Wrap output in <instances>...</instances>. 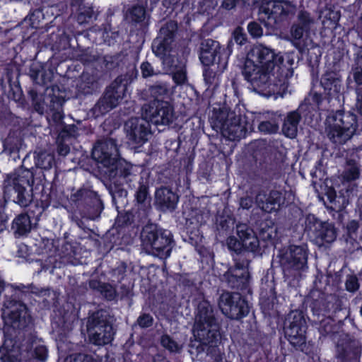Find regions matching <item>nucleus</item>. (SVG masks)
Returning <instances> with one entry per match:
<instances>
[{"instance_id": "f257e3e1", "label": "nucleus", "mask_w": 362, "mask_h": 362, "mask_svg": "<svg viewBox=\"0 0 362 362\" xmlns=\"http://www.w3.org/2000/svg\"><path fill=\"white\" fill-rule=\"evenodd\" d=\"M284 61L281 52L262 44L255 45L247 54L243 76L259 94L265 97L281 95L287 89L293 73V60H288V66Z\"/></svg>"}, {"instance_id": "f03ea898", "label": "nucleus", "mask_w": 362, "mask_h": 362, "mask_svg": "<svg viewBox=\"0 0 362 362\" xmlns=\"http://www.w3.org/2000/svg\"><path fill=\"white\" fill-rule=\"evenodd\" d=\"M5 291L1 317L4 341L0 346V362H23V285L6 284L0 278V294Z\"/></svg>"}, {"instance_id": "7ed1b4c3", "label": "nucleus", "mask_w": 362, "mask_h": 362, "mask_svg": "<svg viewBox=\"0 0 362 362\" xmlns=\"http://www.w3.org/2000/svg\"><path fill=\"white\" fill-rule=\"evenodd\" d=\"M92 156L100 165L102 173L110 178L117 175L126 177L132 174V165L119 159L117 146L112 139L98 141L93 149Z\"/></svg>"}, {"instance_id": "20e7f679", "label": "nucleus", "mask_w": 362, "mask_h": 362, "mask_svg": "<svg viewBox=\"0 0 362 362\" xmlns=\"http://www.w3.org/2000/svg\"><path fill=\"white\" fill-rule=\"evenodd\" d=\"M192 332L194 339L201 344H214L218 340V326L209 301L204 300L198 304Z\"/></svg>"}, {"instance_id": "39448f33", "label": "nucleus", "mask_w": 362, "mask_h": 362, "mask_svg": "<svg viewBox=\"0 0 362 362\" xmlns=\"http://www.w3.org/2000/svg\"><path fill=\"white\" fill-rule=\"evenodd\" d=\"M356 129V116L349 112L337 111L326 119L325 133L335 144H344L351 139Z\"/></svg>"}, {"instance_id": "423d86ee", "label": "nucleus", "mask_w": 362, "mask_h": 362, "mask_svg": "<svg viewBox=\"0 0 362 362\" xmlns=\"http://www.w3.org/2000/svg\"><path fill=\"white\" fill-rule=\"evenodd\" d=\"M177 30V24L173 21L168 22L160 30L158 36L154 40L152 45L153 51L156 56L162 59V63L167 71H174L179 68L181 63L185 65L183 59L179 60L173 50L174 33Z\"/></svg>"}, {"instance_id": "0eeeda50", "label": "nucleus", "mask_w": 362, "mask_h": 362, "mask_svg": "<svg viewBox=\"0 0 362 362\" xmlns=\"http://www.w3.org/2000/svg\"><path fill=\"white\" fill-rule=\"evenodd\" d=\"M141 243L143 248L148 254L160 259H166L170 255L173 248L170 233L154 225H147L144 228Z\"/></svg>"}, {"instance_id": "6e6552de", "label": "nucleus", "mask_w": 362, "mask_h": 362, "mask_svg": "<svg viewBox=\"0 0 362 362\" xmlns=\"http://www.w3.org/2000/svg\"><path fill=\"white\" fill-rule=\"evenodd\" d=\"M232 50L230 45L227 49H223L219 42L207 39L201 45L199 59L204 66L218 65V71L224 70L228 64V59Z\"/></svg>"}, {"instance_id": "1a4fd4ad", "label": "nucleus", "mask_w": 362, "mask_h": 362, "mask_svg": "<svg viewBox=\"0 0 362 362\" xmlns=\"http://www.w3.org/2000/svg\"><path fill=\"white\" fill-rule=\"evenodd\" d=\"M308 248L306 245H292L281 260L285 276L296 278L307 267Z\"/></svg>"}, {"instance_id": "9d476101", "label": "nucleus", "mask_w": 362, "mask_h": 362, "mask_svg": "<svg viewBox=\"0 0 362 362\" xmlns=\"http://www.w3.org/2000/svg\"><path fill=\"white\" fill-rule=\"evenodd\" d=\"M305 230L319 247L334 242L337 238V232L332 224L321 222L312 214L306 216Z\"/></svg>"}, {"instance_id": "9b49d317", "label": "nucleus", "mask_w": 362, "mask_h": 362, "mask_svg": "<svg viewBox=\"0 0 362 362\" xmlns=\"http://www.w3.org/2000/svg\"><path fill=\"white\" fill-rule=\"evenodd\" d=\"M218 305L222 313L230 319L239 320L249 313L247 301L238 293L223 292L219 296Z\"/></svg>"}, {"instance_id": "f8f14e48", "label": "nucleus", "mask_w": 362, "mask_h": 362, "mask_svg": "<svg viewBox=\"0 0 362 362\" xmlns=\"http://www.w3.org/2000/svg\"><path fill=\"white\" fill-rule=\"evenodd\" d=\"M173 106L164 100H153L143 107V117L155 125H168L174 119Z\"/></svg>"}, {"instance_id": "ddd939ff", "label": "nucleus", "mask_w": 362, "mask_h": 362, "mask_svg": "<svg viewBox=\"0 0 362 362\" xmlns=\"http://www.w3.org/2000/svg\"><path fill=\"white\" fill-rule=\"evenodd\" d=\"M127 84L120 78H116L107 88L103 97L98 102L94 109L101 114L107 112L116 107L126 97Z\"/></svg>"}, {"instance_id": "4468645a", "label": "nucleus", "mask_w": 362, "mask_h": 362, "mask_svg": "<svg viewBox=\"0 0 362 362\" xmlns=\"http://www.w3.org/2000/svg\"><path fill=\"white\" fill-rule=\"evenodd\" d=\"M236 233L240 240L230 236L227 239V245L230 250L240 252L243 249L255 251L259 247V240L252 229L245 223L236 226Z\"/></svg>"}, {"instance_id": "2eb2a0df", "label": "nucleus", "mask_w": 362, "mask_h": 362, "mask_svg": "<svg viewBox=\"0 0 362 362\" xmlns=\"http://www.w3.org/2000/svg\"><path fill=\"white\" fill-rule=\"evenodd\" d=\"M296 11V6L291 1L286 0H274L263 3L259 12L264 14L268 19L279 22L293 16Z\"/></svg>"}, {"instance_id": "dca6fc26", "label": "nucleus", "mask_w": 362, "mask_h": 362, "mask_svg": "<svg viewBox=\"0 0 362 362\" xmlns=\"http://www.w3.org/2000/svg\"><path fill=\"white\" fill-rule=\"evenodd\" d=\"M30 94L33 98L34 107L40 114L44 112L54 110H58L64 100L62 95H59V90L58 88H47L45 90V95L42 93L30 91Z\"/></svg>"}, {"instance_id": "f3484780", "label": "nucleus", "mask_w": 362, "mask_h": 362, "mask_svg": "<svg viewBox=\"0 0 362 362\" xmlns=\"http://www.w3.org/2000/svg\"><path fill=\"white\" fill-rule=\"evenodd\" d=\"M288 325L285 328V334L288 340L295 347H301L305 343V321L302 314L292 311L288 317Z\"/></svg>"}, {"instance_id": "a211bd4d", "label": "nucleus", "mask_w": 362, "mask_h": 362, "mask_svg": "<svg viewBox=\"0 0 362 362\" xmlns=\"http://www.w3.org/2000/svg\"><path fill=\"white\" fill-rule=\"evenodd\" d=\"M89 340L97 346L107 344L113 339L114 332L112 325L105 320L93 317L88 326Z\"/></svg>"}, {"instance_id": "6ab92c4d", "label": "nucleus", "mask_w": 362, "mask_h": 362, "mask_svg": "<svg viewBox=\"0 0 362 362\" xmlns=\"http://www.w3.org/2000/svg\"><path fill=\"white\" fill-rule=\"evenodd\" d=\"M149 121L143 116L141 118H132L125 124L129 139L134 144L141 146L151 135Z\"/></svg>"}, {"instance_id": "aec40b11", "label": "nucleus", "mask_w": 362, "mask_h": 362, "mask_svg": "<svg viewBox=\"0 0 362 362\" xmlns=\"http://www.w3.org/2000/svg\"><path fill=\"white\" fill-rule=\"evenodd\" d=\"M220 128L223 136L232 141L244 137L247 132L240 117L233 113L228 115L226 120L221 123Z\"/></svg>"}, {"instance_id": "412c9836", "label": "nucleus", "mask_w": 362, "mask_h": 362, "mask_svg": "<svg viewBox=\"0 0 362 362\" xmlns=\"http://www.w3.org/2000/svg\"><path fill=\"white\" fill-rule=\"evenodd\" d=\"M23 146V127H13L10 129L6 139L3 141L4 151L16 160L20 158L19 152Z\"/></svg>"}, {"instance_id": "4be33fe9", "label": "nucleus", "mask_w": 362, "mask_h": 362, "mask_svg": "<svg viewBox=\"0 0 362 362\" xmlns=\"http://www.w3.org/2000/svg\"><path fill=\"white\" fill-rule=\"evenodd\" d=\"M259 208L268 213L277 211L283 204L281 192L272 191L269 193L260 192L256 197Z\"/></svg>"}, {"instance_id": "5701e85b", "label": "nucleus", "mask_w": 362, "mask_h": 362, "mask_svg": "<svg viewBox=\"0 0 362 362\" xmlns=\"http://www.w3.org/2000/svg\"><path fill=\"white\" fill-rule=\"evenodd\" d=\"M3 194L5 200L9 199L13 194H17V202L23 207V185L21 177L16 173L10 174L4 182Z\"/></svg>"}, {"instance_id": "b1692460", "label": "nucleus", "mask_w": 362, "mask_h": 362, "mask_svg": "<svg viewBox=\"0 0 362 362\" xmlns=\"http://www.w3.org/2000/svg\"><path fill=\"white\" fill-rule=\"evenodd\" d=\"M177 201V196L167 187H160L156 192V202L163 210L174 209Z\"/></svg>"}, {"instance_id": "393cba45", "label": "nucleus", "mask_w": 362, "mask_h": 362, "mask_svg": "<svg viewBox=\"0 0 362 362\" xmlns=\"http://www.w3.org/2000/svg\"><path fill=\"white\" fill-rule=\"evenodd\" d=\"M321 85L329 95H334L341 90V80L335 72H327L321 78Z\"/></svg>"}, {"instance_id": "a878e982", "label": "nucleus", "mask_w": 362, "mask_h": 362, "mask_svg": "<svg viewBox=\"0 0 362 362\" xmlns=\"http://www.w3.org/2000/svg\"><path fill=\"white\" fill-rule=\"evenodd\" d=\"M300 118V114L296 111L291 112L287 115L282 127V132L285 136L291 139L296 137Z\"/></svg>"}, {"instance_id": "bb28decb", "label": "nucleus", "mask_w": 362, "mask_h": 362, "mask_svg": "<svg viewBox=\"0 0 362 362\" xmlns=\"http://www.w3.org/2000/svg\"><path fill=\"white\" fill-rule=\"evenodd\" d=\"M309 30H305L303 27L298 24H294L291 30V35L293 37V43L298 49H302L308 45Z\"/></svg>"}, {"instance_id": "cd10ccee", "label": "nucleus", "mask_w": 362, "mask_h": 362, "mask_svg": "<svg viewBox=\"0 0 362 362\" xmlns=\"http://www.w3.org/2000/svg\"><path fill=\"white\" fill-rule=\"evenodd\" d=\"M360 175V169L358 163L354 160H348L340 177L343 182H351L357 180Z\"/></svg>"}, {"instance_id": "c85d7f7f", "label": "nucleus", "mask_w": 362, "mask_h": 362, "mask_svg": "<svg viewBox=\"0 0 362 362\" xmlns=\"http://www.w3.org/2000/svg\"><path fill=\"white\" fill-rule=\"evenodd\" d=\"M229 282L231 283V286L238 287V282H243L242 279L247 277V272L243 264H237L235 268L230 269L226 274Z\"/></svg>"}, {"instance_id": "c756f323", "label": "nucleus", "mask_w": 362, "mask_h": 362, "mask_svg": "<svg viewBox=\"0 0 362 362\" xmlns=\"http://www.w3.org/2000/svg\"><path fill=\"white\" fill-rule=\"evenodd\" d=\"M150 94L154 100H163L171 95L169 86L166 83H158L149 88Z\"/></svg>"}, {"instance_id": "7c9ffc66", "label": "nucleus", "mask_w": 362, "mask_h": 362, "mask_svg": "<svg viewBox=\"0 0 362 362\" xmlns=\"http://www.w3.org/2000/svg\"><path fill=\"white\" fill-rule=\"evenodd\" d=\"M54 155L46 151H40L36 157V165L43 169H49L54 163Z\"/></svg>"}, {"instance_id": "2f4dec72", "label": "nucleus", "mask_w": 362, "mask_h": 362, "mask_svg": "<svg viewBox=\"0 0 362 362\" xmlns=\"http://www.w3.org/2000/svg\"><path fill=\"white\" fill-rule=\"evenodd\" d=\"M296 24L310 31L315 24V19L308 12L302 10L298 14Z\"/></svg>"}, {"instance_id": "473e14b6", "label": "nucleus", "mask_w": 362, "mask_h": 362, "mask_svg": "<svg viewBox=\"0 0 362 362\" xmlns=\"http://www.w3.org/2000/svg\"><path fill=\"white\" fill-rule=\"evenodd\" d=\"M94 78L88 74H83L80 82L77 84L78 90L83 93H89L94 88Z\"/></svg>"}, {"instance_id": "72a5a7b5", "label": "nucleus", "mask_w": 362, "mask_h": 362, "mask_svg": "<svg viewBox=\"0 0 362 362\" xmlns=\"http://www.w3.org/2000/svg\"><path fill=\"white\" fill-rule=\"evenodd\" d=\"M162 346L170 352H180L182 349V344L175 341L168 334H164L160 339Z\"/></svg>"}, {"instance_id": "f704fd0d", "label": "nucleus", "mask_w": 362, "mask_h": 362, "mask_svg": "<svg viewBox=\"0 0 362 362\" xmlns=\"http://www.w3.org/2000/svg\"><path fill=\"white\" fill-rule=\"evenodd\" d=\"M30 352L32 356L42 362H45L47 358V349L45 346L38 344L35 340L32 342L31 348L28 351Z\"/></svg>"}, {"instance_id": "c9c22d12", "label": "nucleus", "mask_w": 362, "mask_h": 362, "mask_svg": "<svg viewBox=\"0 0 362 362\" xmlns=\"http://www.w3.org/2000/svg\"><path fill=\"white\" fill-rule=\"evenodd\" d=\"M145 8L142 6H134L127 13V19L133 22H141L145 18Z\"/></svg>"}, {"instance_id": "e433bc0d", "label": "nucleus", "mask_w": 362, "mask_h": 362, "mask_svg": "<svg viewBox=\"0 0 362 362\" xmlns=\"http://www.w3.org/2000/svg\"><path fill=\"white\" fill-rule=\"evenodd\" d=\"M219 339L220 337H218L216 343H214V344H203L204 346H208V349L206 350L207 355L211 357V358H214V362H222L223 360V355L221 354V351L217 347Z\"/></svg>"}, {"instance_id": "4c0bfd02", "label": "nucleus", "mask_w": 362, "mask_h": 362, "mask_svg": "<svg viewBox=\"0 0 362 362\" xmlns=\"http://www.w3.org/2000/svg\"><path fill=\"white\" fill-rule=\"evenodd\" d=\"M258 129L260 132H264L265 134H274L278 131L279 125L274 121H265L262 122L259 124Z\"/></svg>"}, {"instance_id": "58836bf2", "label": "nucleus", "mask_w": 362, "mask_h": 362, "mask_svg": "<svg viewBox=\"0 0 362 362\" xmlns=\"http://www.w3.org/2000/svg\"><path fill=\"white\" fill-rule=\"evenodd\" d=\"M325 18H328L327 21L323 20L322 23L325 28L332 29L335 28L337 22L339 19L337 12L329 11L325 16Z\"/></svg>"}, {"instance_id": "ea45409f", "label": "nucleus", "mask_w": 362, "mask_h": 362, "mask_svg": "<svg viewBox=\"0 0 362 362\" xmlns=\"http://www.w3.org/2000/svg\"><path fill=\"white\" fill-rule=\"evenodd\" d=\"M11 228L14 230L16 238L23 236V212L20 213L11 223Z\"/></svg>"}, {"instance_id": "a19ab883", "label": "nucleus", "mask_w": 362, "mask_h": 362, "mask_svg": "<svg viewBox=\"0 0 362 362\" xmlns=\"http://www.w3.org/2000/svg\"><path fill=\"white\" fill-rule=\"evenodd\" d=\"M174 71L175 72L173 76L174 81L178 85L183 84L187 80L186 71L183 63H181L179 68Z\"/></svg>"}, {"instance_id": "79ce46f5", "label": "nucleus", "mask_w": 362, "mask_h": 362, "mask_svg": "<svg viewBox=\"0 0 362 362\" xmlns=\"http://www.w3.org/2000/svg\"><path fill=\"white\" fill-rule=\"evenodd\" d=\"M65 362H98L92 356L86 354H73L65 359Z\"/></svg>"}, {"instance_id": "37998d69", "label": "nucleus", "mask_w": 362, "mask_h": 362, "mask_svg": "<svg viewBox=\"0 0 362 362\" xmlns=\"http://www.w3.org/2000/svg\"><path fill=\"white\" fill-rule=\"evenodd\" d=\"M141 70L142 76L144 78L153 76L160 73V71L155 70L152 65L148 62H143L141 64Z\"/></svg>"}, {"instance_id": "c03bdc74", "label": "nucleus", "mask_w": 362, "mask_h": 362, "mask_svg": "<svg viewBox=\"0 0 362 362\" xmlns=\"http://www.w3.org/2000/svg\"><path fill=\"white\" fill-rule=\"evenodd\" d=\"M93 11L92 8H81L80 13L78 16V21L79 23H83L87 21L88 19L92 18Z\"/></svg>"}, {"instance_id": "a18cd8bd", "label": "nucleus", "mask_w": 362, "mask_h": 362, "mask_svg": "<svg viewBox=\"0 0 362 362\" xmlns=\"http://www.w3.org/2000/svg\"><path fill=\"white\" fill-rule=\"evenodd\" d=\"M153 317L148 314H143L137 319V323L141 327H148L153 324Z\"/></svg>"}, {"instance_id": "49530a36", "label": "nucleus", "mask_w": 362, "mask_h": 362, "mask_svg": "<svg viewBox=\"0 0 362 362\" xmlns=\"http://www.w3.org/2000/svg\"><path fill=\"white\" fill-rule=\"evenodd\" d=\"M359 287L358 279L354 276H349L346 281V288L350 292L356 291Z\"/></svg>"}, {"instance_id": "de8ad7c7", "label": "nucleus", "mask_w": 362, "mask_h": 362, "mask_svg": "<svg viewBox=\"0 0 362 362\" xmlns=\"http://www.w3.org/2000/svg\"><path fill=\"white\" fill-rule=\"evenodd\" d=\"M250 34L254 37H260L262 35V28L256 23H250L247 26Z\"/></svg>"}, {"instance_id": "09e8293b", "label": "nucleus", "mask_w": 362, "mask_h": 362, "mask_svg": "<svg viewBox=\"0 0 362 362\" xmlns=\"http://www.w3.org/2000/svg\"><path fill=\"white\" fill-rule=\"evenodd\" d=\"M233 36L236 43L243 45L245 42V36L240 28H238L234 31Z\"/></svg>"}, {"instance_id": "8fccbe9b", "label": "nucleus", "mask_w": 362, "mask_h": 362, "mask_svg": "<svg viewBox=\"0 0 362 362\" xmlns=\"http://www.w3.org/2000/svg\"><path fill=\"white\" fill-rule=\"evenodd\" d=\"M147 195V189L144 186H141L136 192V199L139 202H144Z\"/></svg>"}, {"instance_id": "3c124183", "label": "nucleus", "mask_w": 362, "mask_h": 362, "mask_svg": "<svg viewBox=\"0 0 362 362\" xmlns=\"http://www.w3.org/2000/svg\"><path fill=\"white\" fill-rule=\"evenodd\" d=\"M70 148L67 144H63L60 141H58L57 151L61 156H65L69 153Z\"/></svg>"}, {"instance_id": "603ef678", "label": "nucleus", "mask_w": 362, "mask_h": 362, "mask_svg": "<svg viewBox=\"0 0 362 362\" xmlns=\"http://www.w3.org/2000/svg\"><path fill=\"white\" fill-rule=\"evenodd\" d=\"M353 76L356 83L358 85H362V69L360 67L356 66L353 71Z\"/></svg>"}, {"instance_id": "864d4df0", "label": "nucleus", "mask_w": 362, "mask_h": 362, "mask_svg": "<svg viewBox=\"0 0 362 362\" xmlns=\"http://www.w3.org/2000/svg\"><path fill=\"white\" fill-rule=\"evenodd\" d=\"M240 204L243 209H248L252 205V199L249 197L242 198L240 199Z\"/></svg>"}, {"instance_id": "5fc2aeb1", "label": "nucleus", "mask_w": 362, "mask_h": 362, "mask_svg": "<svg viewBox=\"0 0 362 362\" xmlns=\"http://www.w3.org/2000/svg\"><path fill=\"white\" fill-rule=\"evenodd\" d=\"M237 1L238 0H223L222 6L227 10H230L235 6Z\"/></svg>"}, {"instance_id": "6e6d98bb", "label": "nucleus", "mask_w": 362, "mask_h": 362, "mask_svg": "<svg viewBox=\"0 0 362 362\" xmlns=\"http://www.w3.org/2000/svg\"><path fill=\"white\" fill-rule=\"evenodd\" d=\"M356 66L360 67L362 70V47L359 48L356 53Z\"/></svg>"}, {"instance_id": "4d7b16f0", "label": "nucleus", "mask_w": 362, "mask_h": 362, "mask_svg": "<svg viewBox=\"0 0 362 362\" xmlns=\"http://www.w3.org/2000/svg\"><path fill=\"white\" fill-rule=\"evenodd\" d=\"M357 108L360 113L362 115V92L361 93L359 90H358Z\"/></svg>"}, {"instance_id": "13d9d810", "label": "nucleus", "mask_w": 362, "mask_h": 362, "mask_svg": "<svg viewBox=\"0 0 362 362\" xmlns=\"http://www.w3.org/2000/svg\"><path fill=\"white\" fill-rule=\"evenodd\" d=\"M243 4H247L248 6H255L260 2H262L263 0H241Z\"/></svg>"}, {"instance_id": "bf43d9fd", "label": "nucleus", "mask_w": 362, "mask_h": 362, "mask_svg": "<svg viewBox=\"0 0 362 362\" xmlns=\"http://www.w3.org/2000/svg\"><path fill=\"white\" fill-rule=\"evenodd\" d=\"M327 196L329 200L332 202L334 201V199L336 197L335 192L332 189H329L328 190V192H327Z\"/></svg>"}, {"instance_id": "052dcab7", "label": "nucleus", "mask_w": 362, "mask_h": 362, "mask_svg": "<svg viewBox=\"0 0 362 362\" xmlns=\"http://www.w3.org/2000/svg\"><path fill=\"white\" fill-rule=\"evenodd\" d=\"M357 30H358V34L362 37V14H361V16L360 18V21H359L358 24Z\"/></svg>"}, {"instance_id": "680f3d73", "label": "nucleus", "mask_w": 362, "mask_h": 362, "mask_svg": "<svg viewBox=\"0 0 362 362\" xmlns=\"http://www.w3.org/2000/svg\"><path fill=\"white\" fill-rule=\"evenodd\" d=\"M107 292H108V296H107V297L109 299L113 298L115 296V291L112 289H110L107 291Z\"/></svg>"}, {"instance_id": "e2e57ef3", "label": "nucleus", "mask_w": 362, "mask_h": 362, "mask_svg": "<svg viewBox=\"0 0 362 362\" xmlns=\"http://www.w3.org/2000/svg\"><path fill=\"white\" fill-rule=\"evenodd\" d=\"M18 87L20 88V95H19V98L18 99V101L19 104H23V101H22L23 90L21 89V87L20 84H18Z\"/></svg>"}, {"instance_id": "0e129e2a", "label": "nucleus", "mask_w": 362, "mask_h": 362, "mask_svg": "<svg viewBox=\"0 0 362 362\" xmlns=\"http://www.w3.org/2000/svg\"><path fill=\"white\" fill-rule=\"evenodd\" d=\"M349 229H351H351H353L354 230H356V228H357V224H356V222H354V221H353V222L350 223L349 226Z\"/></svg>"}, {"instance_id": "69168bd1", "label": "nucleus", "mask_w": 362, "mask_h": 362, "mask_svg": "<svg viewBox=\"0 0 362 362\" xmlns=\"http://www.w3.org/2000/svg\"><path fill=\"white\" fill-rule=\"evenodd\" d=\"M54 117L55 118H59V119H62V114L60 112H57L54 113Z\"/></svg>"}, {"instance_id": "338daca9", "label": "nucleus", "mask_w": 362, "mask_h": 362, "mask_svg": "<svg viewBox=\"0 0 362 362\" xmlns=\"http://www.w3.org/2000/svg\"><path fill=\"white\" fill-rule=\"evenodd\" d=\"M313 98L316 100V102L318 103V100L320 99V95H317V93H314L313 95H312Z\"/></svg>"}, {"instance_id": "774afa93", "label": "nucleus", "mask_w": 362, "mask_h": 362, "mask_svg": "<svg viewBox=\"0 0 362 362\" xmlns=\"http://www.w3.org/2000/svg\"><path fill=\"white\" fill-rule=\"evenodd\" d=\"M359 214H360V217L362 219V206L359 209Z\"/></svg>"}]
</instances>
